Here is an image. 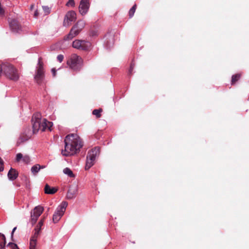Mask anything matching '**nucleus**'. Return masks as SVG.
I'll use <instances>...</instances> for the list:
<instances>
[{
  "mask_svg": "<svg viewBox=\"0 0 249 249\" xmlns=\"http://www.w3.org/2000/svg\"><path fill=\"white\" fill-rule=\"evenodd\" d=\"M65 149L62 150V154L64 156H70L76 154L83 145L82 141L77 134L68 135L64 140Z\"/></svg>",
  "mask_w": 249,
  "mask_h": 249,
  "instance_id": "1",
  "label": "nucleus"
},
{
  "mask_svg": "<svg viewBox=\"0 0 249 249\" xmlns=\"http://www.w3.org/2000/svg\"><path fill=\"white\" fill-rule=\"evenodd\" d=\"M32 122L34 133L37 132L39 130L44 131L47 130H51L53 123L48 121L46 119H41V114L39 113L33 115Z\"/></svg>",
  "mask_w": 249,
  "mask_h": 249,
  "instance_id": "2",
  "label": "nucleus"
},
{
  "mask_svg": "<svg viewBox=\"0 0 249 249\" xmlns=\"http://www.w3.org/2000/svg\"><path fill=\"white\" fill-rule=\"evenodd\" d=\"M2 71H3L5 75L11 80L17 81L19 78L18 70L8 62H6L1 65L0 64V75Z\"/></svg>",
  "mask_w": 249,
  "mask_h": 249,
  "instance_id": "3",
  "label": "nucleus"
},
{
  "mask_svg": "<svg viewBox=\"0 0 249 249\" xmlns=\"http://www.w3.org/2000/svg\"><path fill=\"white\" fill-rule=\"evenodd\" d=\"M100 148L95 147L89 151L87 156L85 169L89 170L94 164L96 157L99 155Z\"/></svg>",
  "mask_w": 249,
  "mask_h": 249,
  "instance_id": "4",
  "label": "nucleus"
},
{
  "mask_svg": "<svg viewBox=\"0 0 249 249\" xmlns=\"http://www.w3.org/2000/svg\"><path fill=\"white\" fill-rule=\"evenodd\" d=\"M67 65L73 71H79L82 65V59L76 54H72L67 61Z\"/></svg>",
  "mask_w": 249,
  "mask_h": 249,
  "instance_id": "5",
  "label": "nucleus"
},
{
  "mask_svg": "<svg viewBox=\"0 0 249 249\" xmlns=\"http://www.w3.org/2000/svg\"><path fill=\"white\" fill-rule=\"evenodd\" d=\"M34 78L38 84H41L43 83L44 79V71L43 67V63L41 59L38 58V63L36 67V72L35 74Z\"/></svg>",
  "mask_w": 249,
  "mask_h": 249,
  "instance_id": "6",
  "label": "nucleus"
},
{
  "mask_svg": "<svg viewBox=\"0 0 249 249\" xmlns=\"http://www.w3.org/2000/svg\"><path fill=\"white\" fill-rule=\"evenodd\" d=\"M68 203L63 201L57 208L53 216V221L54 223H57L64 215Z\"/></svg>",
  "mask_w": 249,
  "mask_h": 249,
  "instance_id": "7",
  "label": "nucleus"
},
{
  "mask_svg": "<svg viewBox=\"0 0 249 249\" xmlns=\"http://www.w3.org/2000/svg\"><path fill=\"white\" fill-rule=\"evenodd\" d=\"M72 47L74 48L82 50H88L91 47V43L83 40H75L72 42Z\"/></svg>",
  "mask_w": 249,
  "mask_h": 249,
  "instance_id": "8",
  "label": "nucleus"
},
{
  "mask_svg": "<svg viewBox=\"0 0 249 249\" xmlns=\"http://www.w3.org/2000/svg\"><path fill=\"white\" fill-rule=\"evenodd\" d=\"M76 19V14L75 11L71 10L68 11L65 16L63 26L65 27L69 26L72 22L75 21Z\"/></svg>",
  "mask_w": 249,
  "mask_h": 249,
  "instance_id": "9",
  "label": "nucleus"
},
{
  "mask_svg": "<svg viewBox=\"0 0 249 249\" xmlns=\"http://www.w3.org/2000/svg\"><path fill=\"white\" fill-rule=\"evenodd\" d=\"M90 6L89 0H81L79 6V12L82 16L87 14Z\"/></svg>",
  "mask_w": 249,
  "mask_h": 249,
  "instance_id": "10",
  "label": "nucleus"
},
{
  "mask_svg": "<svg viewBox=\"0 0 249 249\" xmlns=\"http://www.w3.org/2000/svg\"><path fill=\"white\" fill-rule=\"evenodd\" d=\"M9 27L11 31L14 33H19L21 31V26L15 19H8Z\"/></svg>",
  "mask_w": 249,
  "mask_h": 249,
  "instance_id": "11",
  "label": "nucleus"
},
{
  "mask_svg": "<svg viewBox=\"0 0 249 249\" xmlns=\"http://www.w3.org/2000/svg\"><path fill=\"white\" fill-rule=\"evenodd\" d=\"M44 223V219L40 220L38 223L35 229V233L34 235L32 237L30 241H33V242H36V239L40 233V231L41 230V227L43 226Z\"/></svg>",
  "mask_w": 249,
  "mask_h": 249,
  "instance_id": "12",
  "label": "nucleus"
},
{
  "mask_svg": "<svg viewBox=\"0 0 249 249\" xmlns=\"http://www.w3.org/2000/svg\"><path fill=\"white\" fill-rule=\"evenodd\" d=\"M15 160L16 162H19L22 160V161L25 164H29L31 162L30 157L28 155H25L23 156L20 153H18L16 155Z\"/></svg>",
  "mask_w": 249,
  "mask_h": 249,
  "instance_id": "13",
  "label": "nucleus"
},
{
  "mask_svg": "<svg viewBox=\"0 0 249 249\" xmlns=\"http://www.w3.org/2000/svg\"><path fill=\"white\" fill-rule=\"evenodd\" d=\"M78 192L77 186H72L71 187L67 194V198L68 199H71L75 197Z\"/></svg>",
  "mask_w": 249,
  "mask_h": 249,
  "instance_id": "14",
  "label": "nucleus"
},
{
  "mask_svg": "<svg viewBox=\"0 0 249 249\" xmlns=\"http://www.w3.org/2000/svg\"><path fill=\"white\" fill-rule=\"evenodd\" d=\"M7 176L10 180H14L18 178V173L15 169L11 168L8 173Z\"/></svg>",
  "mask_w": 249,
  "mask_h": 249,
  "instance_id": "15",
  "label": "nucleus"
},
{
  "mask_svg": "<svg viewBox=\"0 0 249 249\" xmlns=\"http://www.w3.org/2000/svg\"><path fill=\"white\" fill-rule=\"evenodd\" d=\"M85 25V23L84 21L80 20L72 27V28H74L75 30L77 31L78 33L79 34L80 32L84 28Z\"/></svg>",
  "mask_w": 249,
  "mask_h": 249,
  "instance_id": "16",
  "label": "nucleus"
},
{
  "mask_svg": "<svg viewBox=\"0 0 249 249\" xmlns=\"http://www.w3.org/2000/svg\"><path fill=\"white\" fill-rule=\"evenodd\" d=\"M78 34H79L78 33V32L75 30L74 28L72 27L69 34L66 36H65L64 39L65 40H71L73 37L77 36Z\"/></svg>",
  "mask_w": 249,
  "mask_h": 249,
  "instance_id": "17",
  "label": "nucleus"
},
{
  "mask_svg": "<svg viewBox=\"0 0 249 249\" xmlns=\"http://www.w3.org/2000/svg\"><path fill=\"white\" fill-rule=\"evenodd\" d=\"M44 210L43 207L40 206H36L33 210L32 213L37 217H39L42 214Z\"/></svg>",
  "mask_w": 249,
  "mask_h": 249,
  "instance_id": "18",
  "label": "nucleus"
},
{
  "mask_svg": "<svg viewBox=\"0 0 249 249\" xmlns=\"http://www.w3.org/2000/svg\"><path fill=\"white\" fill-rule=\"evenodd\" d=\"M57 190V189L54 187L51 188L47 184H46L44 188L45 193L47 194H54Z\"/></svg>",
  "mask_w": 249,
  "mask_h": 249,
  "instance_id": "19",
  "label": "nucleus"
},
{
  "mask_svg": "<svg viewBox=\"0 0 249 249\" xmlns=\"http://www.w3.org/2000/svg\"><path fill=\"white\" fill-rule=\"evenodd\" d=\"M44 168H45V166H40L39 164H36L31 168V170L32 173L34 175H36L37 174V173H38L40 169H42Z\"/></svg>",
  "mask_w": 249,
  "mask_h": 249,
  "instance_id": "20",
  "label": "nucleus"
},
{
  "mask_svg": "<svg viewBox=\"0 0 249 249\" xmlns=\"http://www.w3.org/2000/svg\"><path fill=\"white\" fill-rule=\"evenodd\" d=\"M114 39L112 36H110V39L108 41L105 42L104 46L107 49H110L113 46Z\"/></svg>",
  "mask_w": 249,
  "mask_h": 249,
  "instance_id": "21",
  "label": "nucleus"
},
{
  "mask_svg": "<svg viewBox=\"0 0 249 249\" xmlns=\"http://www.w3.org/2000/svg\"><path fill=\"white\" fill-rule=\"evenodd\" d=\"M6 238L5 235L0 233V249H5Z\"/></svg>",
  "mask_w": 249,
  "mask_h": 249,
  "instance_id": "22",
  "label": "nucleus"
},
{
  "mask_svg": "<svg viewBox=\"0 0 249 249\" xmlns=\"http://www.w3.org/2000/svg\"><path fill=\"white\" fill-rule=\"evenodd\" d=\"M63 173L67 175L70 178L74 177V175L73 172L69 168L66 167V168H64L63 169Z\"/></svg>",
  "mask_w": 249,
  "mask_h": 249,
  "instance_id": "23",
  "label": "nucleus"
},
{
  "mask_svg": "<svg viewBox=\"0 0 249 249\" xmlns=\"http://www.w3.org/2000/svg\"><path fill=\"white\" fill-rule=\"evenodd\" d=\"M241 77L240 74L233 75L231 77V84L233 85L235 82L238 81Z\"/></svg>",
  "mask_w": 249,
  "mask_h": 249,
  "instance_id": "24",
  "label": "nucleus"
},
{
  "mask_svg": "<svg viewBox=\"0 0 249 249\" xmlns=\"http://www.w3.org/2000/svg\"><path fill=\"white\" fill-rule=\"evenodd\" d=\"M102 111V109L100 108L99 109H94L92 111V114L95 115L97 118H99L101 116V112Z\"/></svg>",
  "mask_w": 249,
  "mask_h": 249,
  "instance_id": "25",
  "label": "nucleus"
},
{
  "mask_svg": "<svg viewBox=\"0 0 249 249\" xmlns=\"http://www.w3.org/2000/svg\"><path fill=\"white\" fill-rule=\"evenodd\" d=\"M38 218V217H37L34 214L32 213V212H31V221L32 224L33 225L36 223Z\"/></svg>",
  "mask_w": 249,
  "mask_h": 249,
  "instance_id": "26",
  "label": "nucleus"
},
{
  "mask_svg": "<svg viewBox=\"0 0 249 249\" xmlns=\"http://www.w3.org/2000/svg\"><path fill=\"white\" fill-rule=\"evenodd\" d=\"M136 9V5H134L130 9L129 11V16L130 18H131L135 13Z\"/></svg>",
  "mask_w": 249,
  "mask_h": 249,
  "instance_id": "27",
  "label": "nucleus"
},
{
  "mask_svg": "<svg viewBox=\"0 0 249 249\" xmlns=\"http://www.w3.org/2000/svg\"><path fill=\"white\" fill-rule=\"evenodd\" d=\"M7 247H9L11 249H19L16 244L12 242L9 243Z\"/></svg>",
  "mask_w": 249,
  "mask_h": 249,
  "instance_id": "28",
  "label": "nucleus"
},
{
  "mask_svg": "<svg viewBox=\"0 0 249 249\" xmlns=\"http://www.w3.org/2000/svg\"><path fill=\"white\" fill-rule=\"evenodd\" d=\"M42 8H43L44 12H45V13L46 14H48L50 13L51 10H50V8L48 6H43Z\"/></svg>",
  "mask_w": 249,
  "mask_h": 249,
  "instance_id": "29",
  "label": "nucleus"
},
{
  "mask_svg": "<svg viewBox=\"0 0 249 249\" xmlns=\"http://www.w3.org/2000/svg\"><path fill=\"white\" fill-rule=\"evenodd\" d=\"M66 5L68 6H71L72 7L74 6L75 2L74 0H69L68 2L67 3Z\"/></svg>",
  "mask_w": 249,
  "mask_h": 249,
  "instance_id": "30",
  "label": "nucleus"
},
{
  "mask_svg": "<svg viewBox=\"0 0 249 249\" xmlns=\"http://www.w3.org/2000/svg\"><path fill=\"white\" fill-rule=\"evenodd\" d=\"M134 68V64L132 63L130 65L129 70L128 71V74L131 75L132 73L133 70Z\"/></svg>",
  "mask_w": 249,
  "mask_h": 249,
  "instance_id": "31",
  "label": "nucleus"
},
{
  "mask_svg": "<svg viewBox=\"0 0 249 249\" xmlns=\"http://www.w3.org/2000/svg\"><path fill=\"white\" fill-rule=\"evenodd\" d=\"M64 59V55L62 54H59L57 56V60L59 62H62Z\"/></svg>",
  "mask_w": 249,
  "mask_h": 249,
  "instance_id": "32",
  "label": "nucleus"
},
{
  "mask_svg": "<svg viewBox=\"0 0 249 249\" xmlns=\"http://www.w3.org/2000/svg\"><path fill=\"white\" fill-rule=\"evenodd\" d=\"M30 249H36V243L30 241Z\"/></svg>",
  "mask_w": 249,
  "mask_h": 249,
  "instance_id": "33",
  "label": "nucleus"
},
{
  "mask_svg": "<svg viewBox=\"0 0 249 249\" xmlns=\"http://www.w3.org/2000/svg\"><path fill=\"white\" fill-rule=\"evenodd\" d=\"M3 163L2 159L0 158V172L3 170Z\"/></svg>",
  "mask_w": 249,
  "mask_h": 249,
  "instance_id": "34",
  "label": "nucleus"
},
{
  "mask_svg": "<svg viewBox=\"0 0 249 249\" xmlns=\"http://www.w3.org/2000/svg\"><path fill=\"white\" fill-rule=\"evenodd\" d=\"M17 229V227H15L13 228L12 232H11V238H12L13 237V234H14V233L15 232V231Z\"/></svg>",
  "mask_w": 249,
  "mask_h": 249,
  "instance_id": "35",
  "label": "nucleus"
},
{
  "mask_svg": "<svg viewBox=\"0 0 249 249\" xmlns=\"http://www.w3.org/2000/svg\"><path fill=\"white\" fill-rule=\"evenodd\" d=\"M52 72L53 76V77L55 76V75H56V70H55V69H52Z\"/></svg>",
  "mask_w": 249,
  "mask_h": 249,
  "instance_id": "36",
  "label": "nucleus"
},
{
  "mask_svg": "<svg viewBox=\"0 0 249 249\" xmlns=\"http://www.w3.org/2000/svg\"><path fill=\"white\" fill-rule=\"evenodd\" d=\"M38 13L37 11H36L35 12V14H34V16H35V18L37 17V16H38Z\"/></svg>",
  "mask_w": 249,
  "mask_h": 249,
  "instance_id": "37",
  "label": "nucleus"
},
{
  "mask_svg": "<svg viewBox=\"0 0 249 249\" xmlns=\"http://www.w3.org/2000/svg\"><path fill=\"white\" fill-rule=\"evenodd\" d=\"M34 5H32L31 6V9H33V7H34Z\"/></svg>",
  "mask_w": 249,
  "mask_h": 249,
  "instance_id": "38",
  "label": "nucleus"
}]
</instances>
